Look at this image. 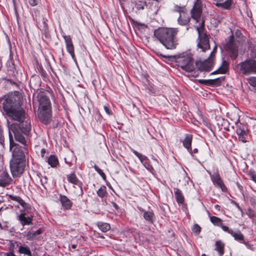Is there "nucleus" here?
I'll use <instances>...</instances> for the list:
<instances>
[{
  "label": "nucleus",
  "instance_id": "39448f33",
  "mask_svg": "<svg viewBox=\"0 0 256 256\" xmlns=\"http://www.w3.org/2000/svg\"><path fill=\"white\" fill-rule=\"evenodd\" d=\"M176 60L178 66L187 72H191L195 68L194 60L190 51L178 54L176 56Z\"/></svg>",
  "mask_w": 256,
  "mask_h": 256
},
{
  "label": "nucleus",
  "instance_id": "f257e3e1",
  "mask_svg": "<svg viewBox=\"0 0 256 256\" xmlns=\"http://www.w3.org/2000/svg\"><path fill=\"white\" fill-rule=\"evenodd\" d=\"M2 105L4 110L7 115L16 121L8 126L10 136L12 131L15 139L22 143L24 142V138L20 132L27 134L30 130V124L28 121L24 120V110L18 106L16 102L9 98L4 100Z\"/></svg>",
  "mask_w": 256,
  "mask_h": 256
},
{
  "label": "nucleus",
  "instance_id": "f704fd0d",
  "mask_svg": "<svg viewBox=\"0 0 256 256\" xmlns=\"http://www.w3.org/2000/svg\"><path fill=\"white\" fill-rule=\"evenodd\" d=\"M94 168L95 170L103 178V179L106 178V174L102 172V170L99 168L98 166L95 164L94 166Z\"/></svg>",
  "mask_w": 256,
  "mask_h": 256
},
{
  "label": "nucleus",
  "instance_id": "9b49d317",
  "mask_svg": "<svg viewBox=\"0 0 256 256\" xmlns=\"http://www.w3.org/2000/svg\"><path fill=\"white\" fill-rule=\"evenodd\" d=\"M131 151L138 158L142 165L149 171L151 172L153 168L150 164V160L148 157L138 152L136 150L131 148Z\"/></svg>",
  "mask_w": 256,
  "mask_h": 256
},
{
  "label": "nucleus",
  "instance_id": "c03bdc74",
  "mask_svg": "<svg viewBox=\"0 0 256 256\" xmlns=\"http://www.w3.org/2000/svg\"><path fill=\"white\" fill-rule=\"evenodd\" d=\"M241 243H242V244H244L246 245V246L247 248H248L250 247V244H248V242H244V240H243V241H242V242H241Z\"/></svg>",
  "mask_w": 256,
  "mask_h": 256
},
{
  "label": "nucleus",
  "instance_id": "7ed1b4c3",
  "mask_svg": "<svg viewBox=\"0 0 256 256\" xmlns=\"http://www.w3.org/2000/svg\"><path fill=\"white\" fill-rule=\"evenodd\" d=\"M178 30L176 28H158L154 31V36L166 48L175 49L178 44L176 36Z\"/></svg>",
  "mask_w": 256,
  "mask_h": 256
},
{
  "label": "nucleus",
  "instance_id": "a19ab883",
  "mask_svg": "<svg viewBox=\"0 0 256 256\" xmlns=\"http://www.w3.org/2000/svg\"><path fill=\"white\" fill-rule=\"evenodd\" d=\"M188 152L193 156L194 154H196L198 152V150L197 148H194V150L192 149L190 147V150H188Z\"/></svg>",
  "mask_w": 256,
  "mask_h": 256
},
{
  "label": "nucleus",
  "instance_id": "37998d69",
  "mask_svg": "<svg viewBox=\"0 0 256 256\" xmlns=\"http://www.w3.org/2000/svg\"><path fill=\"white\" fill-rule=\"evenodd\" d=\"M250 176L252 180L256 183V174L251 173Z\"/></svg>",
  "mask_w": 256,
  "mask_h": 256
},
{
  "label": "nucleus",
  "instance_id": "2f4dec72",
  "mask_svg": "<svg viewBox=\"0 0 256 256\" xmlns=\"http://www.w3.org/2000/svg\"><path fill=\"white\" fill-rule=\"evenodd\" d=\"M106 194V188L105 186H102L97 191L98 196L104 198Z\"/></svg>",
  "mask_w": 256,
  "mask_h": 256
},
{
  "label": "nucleus",
  "instance_id": "f3484780",
  "mask_svg": "<svg viewBox=\"0 0 256 256\" xmlns=\"http://www.w3.org/2000/svg\"><path fill=\"white\" fill-rule=\"evenodd\" d=\"M190 18L188 15L184 12H181L180 15L178 22V24L182 26H184L190 22Z\"/></svg>",
  "mask_w": 256,
  "mask_h": 256
},
{
  "label": "nucleus",
  "instance_id": "8fccbe9b",
  "mask_svg": "<svg viewBox=\"0 0 256 256\" xmlns=\"http://www.w3.org/2000/svg\"><path fill=\"white\" fill-rule=\"evenodd\" d=\"M45 152V150H44V149H42V152Z\"/></svg>",
  "mask_w": 256,
  "mask_h": 256
},
{
  "label": "nucleus",
  "instance_id": "f03ea898",
  "mask_svg": "<svg viewBox=\"0 0 256 256\" xmlns=\"http://www.w3.org/2000/svg\"><path fill=\"white\" fill-rule=\"evenodd\" d=\"M202 12V4L200 0H196L194 2L193 8L191 10L192 18L196 22H200L199 26H196V30L198 34V47L203 52L210 48L209 38L208 36L204 32V21L201 20V14Z\"/></svg>",
  "mask_w": 256,
  "mask_h": 256
},
{
  "label": "nucleus",
  "instance_id": "412c9836",
  "mask_svg": "<svg viewBox=\"0 0 256 256\" xmlns=\"http://www.w3.org/2000/svg\"><path fill=\"white\" fill-rule=\"evenodd\" d=\"M174 194L176 196L177 202L180 204H182L184 202V196L182 194V191L178 188H174Z\"/></svg>",
  "mask_w": 256,
  "mask_h": 256
},
{
  "label": "nucleus",
  "instance_id": "603ef678",
  "mask_svg": "<svg viewBox=\"0 0 256 256\" xmlns=\"http://www.w3.org/2000/svg\"><path fill=\"white\" fill-rule=\"evenodd\" d=\"M202 256H207L206 254H202Z\"/></svg>",
  "mask_w": 256,
  "mask_h": 256
},
{
  "label": "nucleus",
  "instance_id": "a18cd8bd",
  "mask_svg": "<svg viewBox=\"0 0 256 256\" xmlns=\"http://www.w3.org/2000/svg\"><path fill=\"white\" fill-rule=\"evenodd\" d=\"M112 206L116 209V210H118V206L114 202H112Z\"/></svg>",
  "mask_w": 256,
  "mask_h": 256
},
{
  "label": "nucleus",
  "instance_id": "bb28decb",
  "mask_svg": "<svg viewBox=\"0 0 256 256\" xmlns=\"http://www.w3.org/2000/svg\"><path fill=\"white\" fill-rule=\"evenodd\" d=\"M41 233V230H36L30 231L28 232L26 237L27 239L31 240L35 238L36 236Z\"/></svg>",
  "mask_w": 256,
  "mask_h": 256
},
{
  "label": "nucleus",
  "instance_id": "79ce46f5",
  "mask_svg": "<svg viewBox=\"0 0 256 256\" xmlns=\"http://www.w3.org/2000/svg\"><path fill=\"white\" fill-rule=\"evenodd\" d=\"M104 111L105 112L108 114V115H110L112 114V112H111V111L109 109V108H108V106H104Z\"/></svg>",
  "mask_w": 256,
  "mask_h": 256
},
{
  "label": "nucleus",
  "instance_id": "f8f14e48",
  "mask_svg": "<svg viewBox=\"0 0 256 256\" xmlns=\"http://www.w3.org/2000/svg\"><path fill=\"white\" fill-rule=\"evenodd\" d=\"M62 37L64 40L67 52L70 54L72 58L74 61H76L74 54V46L72 38L70 36L63 35Z\"/></svg>",
  "mask_w": 256,
  "mask_h": 256
},
{
  "label": "nucleus",
  "instance_id": "cd10ccee",
  "mask_svg": "<svg viewBox=\"0 0 256 256\" xmlns=\"http://www.w3.org/2000/svg\"><path fill=\"white\" fill-rule=\"evenodd\" d=\"M224 244L220 241H218L216 242V250L219 253L220 256L224 254Z\"/></svg>",
  "mask_w": 256,
  "mask_h": 256
},
{
  "label": "nucleus",
  "instance_id": "1a4fd4ad",
  "mask_svg": "<svg viewBox=\"0 0 256 256\" xmlns=\"http://www.w3.org/2000/svg\"><path fill=\"white\" fill-rule=\"evenodd\" d=\"M234 36H231L230 37V40L226 44V50L230 53L232 58L236 59L238 55V46L233 40Z\"/></svg>",
  "mask_w": 256,
  "mask_h": 256
},
{
  "label": "nucleus",
  "instance_id": "3c124183",
  "mask_svg": "<svg viewBox=\"0 0 256 256\" xmlns=\"http://www.w3.org/2000/svg\"><path fill=\"white\" fill-rule=\"evenodd\" d=\"M199 81H200V82H202L204 81V80H200Z\"/></svg>",
  "mask_w": 256,
  "mask_h": 256
},
{
  "label": "nucleus",
  "instance_id": "de8ad7c7",
  "mask_svg": "<svg viewBox=\"0 0 256 256\" xmlns=\"http://www.w3.org/2000/svg\"><path fill=\"white\" fill-rule=\"evenodd\" d=\"M236 207L240 210H242V209L241 208H240V206H239V205L238 204H236Z\"/></svg>",
  "mask_w": 256,
  "mask_h": 256
},
{
  "label": "nucleus",
  "instance_id": "58836bf2",
  "mask_svg": "<svg viewBox=\"0 0 256 256\" xmlns=\"http://www.w3.org/2000/svg\"><path fill=\"white\" fill-rule=\"evenodd\" d=\"M39 0H28L29 4L32 6H36L38 3Z\"/></svg>",
  "mask_w": 256,
  "mask_h": 256
},
{
  "label": "nucleus",
  "instance_id": "423d86ee",
  "mask_svg": "<svg viewBox=\"0 0 256 256\" xmlns=\"http://www.w3.org/2000/svg\"><path fill=\"white\" fill-rule=\"evenodd\" d=\"M12 132L11 131V136H10L9 134V136L10 138V149L12 152V158L25 160V154L26 152V150L25 148V146H26V140L23 134L28 136L29 132L27 134H25L22 132H20V134L24 138L25 142L22 143L19 140H18V142L22 144L23 146H20L18 144H15L12 142L11 138L12 137ZM16 140L17 141L16 139Z\"/></svg>",
  "mask_w": 256,
  "mask_h": 256
},
{
  "label": "nucleus",
  "instance_id": "7c9ffc66",
  "mask_svg": "<svg viewBox=\"0 0 256 256\" xmlns=\"http://www.w3.org/2000/svg\"><path fill=\"white\" fill-rule=\"evenodd\" d=\"M248 80L249 84L252 87L254 90L256 92V77H250Z\"/></svg>",
  "mask_w": 256,
  "mask_h": 256
},
{
  "label": "nucleus",
  "instance_id": "393cba45",
  "mask_svg": "<svg viewBox=\"0 0 256 256\" xmlns=\"http://www.w3.org/2000/svg\"><path fill=\"white\" fill-rule=\"evenodd\" d=\"M18 252L20 254H23L27 256H32L30 249L26 246H20L18 247Z\"/></svg>",
  "mask_w": 256,
  "mask_h": 256
},
{
  "label": "nucleus",
  "instance_id": "4c0bfd02",
  "mask_svg": "<svg viewBox=\"0 0 256 256\" xmlns=\"http://www.w3.org/2000/svg\"><path fill=\"white\" fill-rule=\"evenodd\" d=\"M214 50L210 53V56L208 57V60H206V62H212V61L213 60V57L214 56Z\"/></svg>",
  "mask_w": 256,
  "mask_h": 256
},
{
  "label": "nucleus",
  "instance_id": "09e8293b",
  "mask_svg": "<svg viewBox=\"0 0 256 256\" xmlns=\"http://www.w3.org/2000/svg\"><path fill=\"white\" fill-rule=\"evenodd\" d=\"M138 9H144V6H138Z\"/></svg>",
  "mask_w": 256,
  "mask_h": 256
},
{
  "label": "nucleus",
  "instance_id": "c9c22d12",
  "mask_svg": "<svg viewBox=\"0 0 256 256\" xmlns=\"http://www.w3.org/2000/svg\"><path fill=\"white\" fill-rule=\"evenodd\" d=\"M174 11L178 12L180 15L181 12H184L186 11V8L184 7H180L178 6H175L174 7Z\"/></svg>",
  "mask_w": 256,
  "mask_h": 256
},
{
  "label": "nucleus",
  "instance_id": "6e6552de",
  "mask_svg": "<svg viewBox=\"0 0 256 256\" xmlns=\"http://www.w3.org/2000/svg\"><path fill=\"white\" fill-rule=\"evenodd\" d=\"M25 160L12 158L10 162V169L13 176H18L24 172Z\"/></svg>",
  "mask_w": 256,
  "mask_h": 256
},
{
  "label": "nucleus",
  "instance_id": "6ab92c4d",
  "mask_svg": "<svg viewBox=\"0 0 256 256\" xmlns=\"http://www.w3.org/2000/svg\"><path fill=\"white\" fill-rule=\"evenodd\" d=\"M10 198L12 200L17 202L23 208H30L29 204L25 202L20 196L10 195Z\"/></svg>",
  "mask_w": 256,
  "mask_h": 256
},
{
  "label": "nucleus",
  "instance_id": "473e14b6",
  "mask_svg": "<svg viewBox=\"0 0 256 256\" xmlns=\"http://www.w3.org/2000/svg\"><path fill=\"white\" fill-rule=\"evenodd\" d=\"M230 5H231L230 2L228 0H226L224 2L216 4V6H218V7L220 6L224 9H228L230 8Z\"/></svg>",
  "mask_w": 256,
  "mask_h": 256
},
{
  "label": "nucleus",
  "instance_id": "b1692460",
  "mask_svg": "<svg viewBox=\"0 0 256 256\" xmlns=\"http://www.w3.org/2000/svg\"><path fill=\"white\" fill-rule=\"evenodd\" d=\"M97 226L100 230L104 232H108L110 228V224L106 222H98Z\"/></svg>",
  "mask_w": 256,
  "mask_h": 256
},
{
  "label": "nucleus",
  "instance_id": "a211bd4d",
  "mask_svg": "<svg viewBox=\"0 0 256 256\" xmlns=\"http://www.w3.org/2000/svg\"><path fill=\"white\" fill-rule=\"evenodd\" d=\"M229 69V63L228 62L224 60H222V63L219 68L216 71L214 72H218L219 74H226Z\"/></svg>",
  "mask_w": 256,
  "mask_h": 256
},
{
  "label": "nucleus",
  "instance_id": "c85d7f7f",
  "mask_svg": "<svg viewBox=\"0 0 256 256\" xmlns=\"http://www.w3.org/2000/svg\"><path fill=\"white\" fill-rule=\"evenodd\" d=\"M210 220L214 225L218 226H220L222 224V220L215 216H210Z\"/></svg>",
  "mask_w": 256,
  "mask_h": 256
},
{
  "label": "nucleus",
  "instance_id": "49530a36",
  "mask_svg": "<svg viewBox=\"0 0 256 256\" xmlns=\"http://www.w3.org/2000/svg\"><path fill=\"white\" fill-rule=\"evenodd\" d=\"M76 246H77V245L76 244H73L72 245V248L73 249L76 248Z\"/></svg>",
  "mask_w": 256,
  "mask_h": 256
},
{
  "label": "nucleus",
  "instance_id": "2eb2a0df",
  "mask_svg": "<svg viewBox=\"0 0 256 256\" xmlns=\"http://www.w3.org/2000/svg\"><path fill=\"white\" fill-rule=\"evenodd\" d=\"M12 181V179L8 174L5 171H3L0 174V186L4 187L10 184Z\"/></svg>",
  "mask_w": 256,
  "mask_h": 256
},
{
  "label": "nucleus",
  "instance_id": "20e7f679",
  "mask_svg": "<svg viewBox=\"0 0 256 256\" xmlns=\"http://www.w3.org/2000/svg\"><path fill=\"white\" fill-rule=\"evenodd\" d=\"M38 98L40 105L38 117L44 124H47L52 115L50 100L43 93L39 94Z\"/></svg>",
  "mask_w": 256,
  "mask_h": 256
},
{
  "label": "nucleus",
  "instance_id": "e433bc0d",
  "mask_svg": "<svg viewBox=\"0 0 256 256\" xmlns=\"http://www.w3.org/2000/svg\"><path fill=\"white\" fill-rule=\"evenodd\" d=\"M201 228L198 224H194L192 228V230L194 232L198 234L200 232Z\"/></svg>",
  "mask_w": 256,
  "mask_h": 256
},
{
  "label": "nucleus",
  "instance_id": "a878e982",
  "mask_svg": "<svg viewBox=\"0 0 256 256\" xmlns=\"http://www.w3.org/2000/svg\"><path fill=\"white\" fill-rule=\"evenodd\" d=\"M48 164L52 168H55L58 164V158L54 156H50L48 160Z\"/></svg>",
  "mask_w": 256,
  "mask_h": 256
},
{
  "label": "nucleus",
  "instance_id": "aec40b11",
  "mask_svg": "<svg viewBox=\"0 0 256 256\" xmlns=\"http://www.w3.org/2000/svg\"><path fill=\"white\" fill-rule=\"evenodd\" d=\"M192 136L190 134H186L184 139L182 140L184 146L188 150H190L192 146Z\"/></svg>",
  "mask_w": 256,
  "mask_h": 256
},
{
  "label": "nucleus",
  "instance_id": "0eeeda50",
  "mask_svg": "<svg viewBox=\"0 0 256 256\" xmlns=\"http://www.w3.org/2000/svg\"><path fill=\"white\" fill-rule=\"evenodd\" d=\"M241 72L244 75L256 73V60L248 58L238 64Z\"/></svg>",
  "mask_w": 256,
  "mask_h": 256
},
{
  "label": "nucleus",
  "instance_id": "c756f323",
  "mask_svg": "<svg viewBox=\"0 0 256 256\" xmlns=\"http://www.w3.org/2000/svg\"><path fill=\"white\" fill-rule=\"evenodd\" d=\"M33 19L36 22L38 25H40V28H42L44 30L46 29L48 26L46 24L44 18L43 17H42V24H40V22H38V20L36 15L35 16H33Z\"/></svg>",
  "mask_w": 256,
  "mask_h": 256
},
{
  "label": "nucleus",
  "instance_id": "ddd939ff",
  "mask_svg": "<svg viewBox=\"0 0 256 256\" xmlns=\"http://www.w3.org/2000/svg\"><path fill=\"white\" fill-rule=\"evenodd\" d=\"M210 178L214 185L220 188L222 191L225 192L226 190V188L218 172L210 174Z\"/></svg>",
  "mask_w": 256,
  "mask_h": 256
},
{
  "label": "nucleus",
  "instance_id": "4be33fe9",
  "mask_svg": "<svg viewBox=\"0 0 256 256\" xmlns=\"http://www.w3.org/2000/svg\"><path fill=\"white\" fill-rule=\"evenodd\" d=\"M67 178L68 182L80 186L81 182L78 179L76 174L74 173L70 174L67 176Z\"/></svg>",
  "mask_w": 256,
  "mask_h": 256
},
{
  "label": "nucleus",
  "instance_id": "4468645a",
  "mask_svg": "<svg viewBox=\"0 0 256 256\" xmlns=\"http://www.w3.org/2000/svg\"><path fill=\"white\" fill-rule=\"evenodd\" d=\"M138 209L143 214V217L146 221L150 224L154 223L156 220V216L152 210L146 211L143 208L140 206L138 207Z\"/></svg>",
  "mask_w": 256,
  "mask_h": 256
},
{
  "label": "nucleus",
  "instance_id": "ea45409f",
  "mask_svg": "<svg viewBox=\"0 0 256 256\" xmlns=\"http://www.w3.org/2000/svg\"><path fill=\"white\" fill-rule=\"evenodd\" d=\"M220 226L222 228V230L226 232H228L230 234V231H232V230L229 229L228 226H223L222 224Z\"/></svg>",
  "mask_w": 256,
  "mask_h": 256
},
{
  "label": "nucleus",
  "instance_id": "5701e85b",
  "mask_svg": "<svg viewBox=\"0 0 256 256\" xmlns=\"http://www.w3.org/2000/svg\"><path fill=\"white\" fill-rule=\"evenodd\" d=\"M230 234L234 238V239L241 242L244 240V236L240 230L230 231Z\"/></svg>",
  "mask_w": 256,
  "mask_h": 256
},
{
  "label": "nucleus",
  "instance_id": "dca6fc26",
  "mask_svg": "<svg viewBox=\"0 0 256 256\" xmlns=\"http://www.w3.org/2000/svg\"><path fill=\"white\" fill-rule=\"evenodd\" d=\"M59 200L64 210H70L71 208L72 202L66 196L60 194Z\"/></svg>",
  "mask_w": 256,
  "mask_h": 256
},
{
  "label": "nucleus",
  "instance_id": "72a5a7b5",
  "mask_svg": "<svg viewBox=\"0 0 256 256\" xmlns=\"http://www.w3.org/2000/svg\"><path fill=\"white\" fill-rule=\"evenodd\" d=\"M239 140L243 142H247V135L244 130H241L240 132L238 134Z\"/></svg>",
  "mask_w": 256,
  "mask_h": 256
},
{
  "label": "nucleus",
  "instance_id": "9d476101",
  "mask_svg": "<svg viewBox=\"0 0 256 256\" xmlns=\"http://www.w3.org/2000/svg\"><path fill=\"white\" fill-rule=\"evenodd\" d=\"M28 209L29 208H23L20 210V213L18 216V220L23 226L32 224L33 216L30 215L27 216H26Z\"/></svg>",
  "mask_w": 256,
  "mask_h": 256
}]
</instances>
